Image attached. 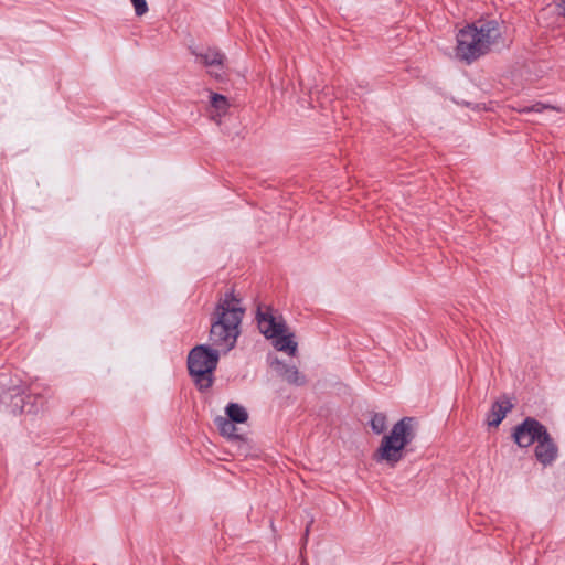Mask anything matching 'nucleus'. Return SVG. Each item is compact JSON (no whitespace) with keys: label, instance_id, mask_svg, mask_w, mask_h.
<instances>
[{"label":"nucleus","instance_id":"nucleus-1","mask_svg":"<svg viewBox=\"0 0 565 565\" xmlns=\"http://www.w3.org/2000/svg\"><path fill=\"white\" fill-rule=\"evenodd\" d=\"M244 315L245 308L234 291H227L218 299L211 317V347L196 345L188 355L189 373L200 390L212 386L220 352L227 353L235 347Z\"/></svg>","mask_w":565,"mask_h":565},{"label":"nucleus","instance_id":"nucleus-2","mask_svg":"<svg viewBox=\"0 0 565 565\" xmlns=\"http://www.w3.org/2000/svg\"><path fill=\"white\" fill-rule=\"evenodd\" d=\"M500 38L498 20L479 19L458 32L456 55L461 61L471 63L486 54Z\"/></svg>","mask_w":565,"mask_h":565},{"label":"nucleus","instance_id":"nucleus-3","mask_svg":"<svg viewBox=\"0 0 565 565\" xmlns=\"http://www.w3.org/2000/svg\"><path fill=\"white\" fill-rule=\"evenodd\" d=\"M416 424V419L408 416L395 423L390 433L383 436L373 459L395 467L404 458L405 448L415 439Z\"/></svg>","mask_w":565,"mask_h":565},{"label":"nucleus","instance_id":"nucleus-4","mask_svg":"<svg viewBox=\"0 0 565 565\" xmlns=\"http://www.w3.org/2000/svg\"><path fill=\"white\" fill-rule=\"evenodd\" d=\"M257 321L260 332L268 339H275L274 345L278 351L287 352L291 356L296 354L297 342L294 341V334H285V322L275 317L270 308L265 311L258 309Z\"/></svg>","mask_w":565,"mask_h":565},{"label":"nucleus","instance_id":"nucleus-5","mask_svg":"<svg viewBox=\"0 0 565 565\" xmlns=\"http://www.w3.org/2000/svg\"><path fill=\"white\" fill-rule=\"evenodd\" d=\"M545 426L533 417L525 418L514 428L513 438L520 447H529L544 434Z\"/></svg>","mask_w":565,"mask_h":565},{"label":"nucleus","instance_id":"nucleus-6","mask_svg":"<svg viewBox=\"0 0 565 565\" xmlns=\"http://www.w3.org/2000/svg\"><path fill=\"white\" fill-rule=\"evenodd\" d=\"M536 443L537 444L534 450L536 459L543 466L551 465L557 458L558 448L546 428L544 429V434Z\"/></svg>","mask_w":565,"mask_h":565},{"label":"nucleus","instance_id":"nucleus-7","mask_svg":"<svg viewBox=\"0 0 565 565\" xmlns=\"http://www.w3.org/2000/svg\"><path fill=\"white\" fill-rule=\"evenodd\" d=\"M22 391L18 385H8V377L0 374V404L12 406L13 411H23Z\"/></svg>","mask_w":565,"mask_h":565},{"label":"nucleus","instance_id":"nucleus-8","mask_svg":"<svg viewBox=\"0 0 565 565\" xmlns=\"http://www.w3.org/2000/svg\"><path fill=\"white\" fill-rule=\"evenodd\" d=\"M196 56L201 60V62L213 70L210 71V74L216 79H222L224 77L223 64L225 56L216 49H207L204 53H199Z\"/></svg>","mask_w":565,"mask_h":565},{"label":"nucleus","instance_id":"nucleus-9","mask_svg":"<svg viewBox=\"0 0 565 565\" xmlns=\"http://www.w3.org/2000/svg\"><path fill=\"white\" fill-rule=\"evenodd\" d=\"M512 407V403L505 397L494 402L487 418L488 425L499 426Z\"/></svg>","mask_w":565,"mask_h":565},{"label":"nucleus","instance_id":"nucleus-10","mask_svg":"<svg viewBox=\"0 0 565 565\" xmlns=\"http://www.w3.org/2000/svg\"><path fill=\"white\" fill-rule=\"evenodd\" d=\"M278 373L289 384L303 385L306 383V377L300 374L295 365L278 363Z\"/></svg>","mask_w":565,"mask_h":565},{"label":"nucleus","instance_id":"nucleus-11","mask_svg":"<svg viewBox=\"0 0 565 565\" xmlns=\"http://www.w3.org/2000/svg\"><path fill=\"white\" fill-rule=\"evenodd\" d=\"M226 414L230 419L238 424L245 423L248 418L246 409L243 406L235 403H231L227 405Z\"/></svg>","mask_w":565,"mask_h":565},{"label":"nucleus","instance_id":"nucleus-12","mask_svg":"<svg viewBox=\"0 0 565 565\" xmlns=\"http://www.w3.org/2000/svg\"><path fill=\"white\" fill-rule=\"evenodd\" d=\"M234 423L235 422H233L232 419L224 418V417H217L215 419V424H216L218 430L221 431V434L228 438L236 437L237 429H236V426Z\"/></svg>","mask_w":565,"mask_h":565},{"label":"nucleus","instance_id":"nucleus-13","mask_svg":"<svg viewBox=\"0 0 565 565\" xmlns=\"http://www.w3.org/2000/svg\"><path fill=\"white\" fill-rule=\"evenodd\" d=\"M211 106L217 111V115L221 116L226 113L230 105L225 96L217 93H212Z\"/></svg>","mask_w":565,"mask_h":565},{"label":"nucleus","instance_id":"nucleus-14","mask_svg":"<svg viewBox=\"0 0 565 565\" xmlns=\"http://www.w3.org/2000/svg\"><path fill=\"white\" fill-rule=\"evenodd\" d=\"M370 425L373 433L377 435L383 434L387 427L386 416L382 413H375L371 418Z\"/></svg>","mask_w":565,"mask_h":565},{"label":"nucleus","instance_id":"nucleus-15","mask_svg":"<svg viewBox=\"0 0 565 565\" xmlns=\"http://www.w3.org/2000/svg\"><path fill=\"white\" fill-rule=\"evenodd\" d=\"M134 8H135V12L138 17H142L143 14H146L148 12V4L146 2V0H130Z\"/></svg>","mask_w":565,"mask_h":565},{"label":"nucleus","instance_id":"nucleus-16","mask_svg":"<svg viewBox=\"0 0 565 565\" xmlns=\"http://www.w3.org/2000/svg\"><path fill=\"white\" fill-rule=\"evenodd\" d=\"M545 109H553V110H555L556 108L552 107V106H548V105H545V104H542V103H536V104H534L531 107L522 108L520 111L521 113H530V111L542 113Z\"/></svg>","mask_w":565,"mask_h":565},{"label":"nucleus","instance_id":"nucleus-17","mask_svg":"<svg viewBox=\"0 0 565 565\" xmlns=\"http://www.w3.org/2000/svg\"><path fill=\"white\" fill-rule=\"evenodd\" d=\"M558 7L562 9V14L565 15V0H559Z\"/></svg>","mask_w":565,"mask_h":565}]
</instances>
